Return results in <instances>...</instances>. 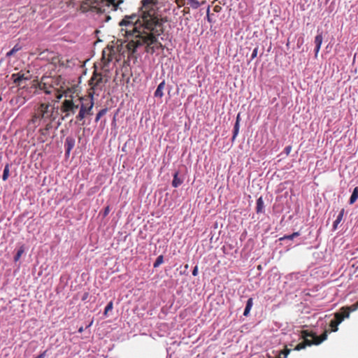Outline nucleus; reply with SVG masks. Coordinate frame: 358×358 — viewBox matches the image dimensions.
I'll list each match as a JSON object with an SVG mask.
<instances>
[{
    "label": "nucleus",
    "instance_id": "f257e3e1",
    "mask_svg": "<svg viewBox=\"0 0 358 358\" xmlns=\"http://www.w3.org/2000/svg\"><path fill=\"white\" fill-rule=\"evenodd\" d=\"M138 14L126 15L119 23L126 35L131 38L128 48L135 51L138 47L145 45V51L154 53L163 49L158 36L164 33V25L157 14V0H142Z\"/></svg>",
    "mask_w": 358,
    "mask_h": 358
},
{
    "label": "nucleus",
    "instance_id": "f03ea898",
    "mask_svg": "<svg viewBox=\"0 0 358 358\" xmlns=\"http://www.w3.org/2000/svg\"><path fill=\"white\" fill-rule=\"evenodd\" d=\"M358 308V301L350 306L343 307L339 312L334 314V319L330 322V330H325L320 336H317L314 332H309L308 330H302L301 337L303 340L297 344L294 350L299 351L306 348V346L312 345H319L327 338L329 332H336L338 331V326L345 318L349 317L350 313Z\"/></svg>",
    "mask_w": 358,
    "mask_h": 358
},
{
    "label": "nucleus",
    "instance_id": "7ed1b4c3",
    "mask_svg": "<svg viewBox=\"0 0 358 358\" xmlns=\"http://www.w3.org/2000/svg\"><path fill=\"white\" fill-rule=\"evenodd\" d=\"M94 104L93 99L87 98L86 96L76 98L73 95L66 94L65 99L61 103V119L64 120L74 115L79 109L76 120L77 122H82L81 124L84 125L85 118L92 115Z\"/></svg>",
    "mask_w": 358,
    "mask_h": 358
},
{
    "label": "nucleus",
    "instance_id": "20e7f679",
    "mask_svg": "<svg viewBox=\"0 0 358 358\" xmlns=\"http://www.w3.org/2000/svg\"><path fill=\"white\" fill-rule=\"evenodd\" d=\"M57 117L55 104L43 102L35 106L31 117L28 122V127L35 130L42 124L53 122Z\"/></svg>",
    "mask_w": 358,
    "mask_h": 358
},
{
    "label": "nucleus",
    "instance_id": "39448f33",
    "mask_svg": "<svg viewBox=\"0 0 358 358\" xmlns=\"http://www.w3.org/2000/svg\"><path fill=\"white\" fill-rule=\"evenodd\" d=\"M124 0H85L83 5L90 7L97 13H106L109 10H117Z\"/></svg>",
    "mask_w": 358,
    "mask_h": 358
},
{
    "label": "nucleus",
    "instance_id": "423d86ee",
    "mask_svg": "<svg viewBox=\"0 0 358 358\" xmlns=\"http://www.w3.org/2000/svg\"><path fill=\"white\" fill-rule=\"evenodd\" d=\"M104 76L101 73H98L96 71H94L92 76L89 80V85L90 88L88 92V95L86 96L87 98H92L94 99V94H96L97 91H101L107 83L108 80L104 79Z\"/></svg>",
    "mask_w": 358,
    "mask_h": 358
},
{
    "label": "nucleus",
    "instance_id": "0eeeda50",
    "mask_svg": "<svg viewBox=\"0 0 358 358\" xmlns=\"http://www.w3.org/2000/svg\"><path fill=\"white\" fill-rule=\"evenodd\" d=\"M59 78H52V77H45L43 76L41 78L40 82L36 84H33L31 87L38 88L41 90H43L44 92L47 94H56L57 92V89L55 85H58Z\"/></svg>",
    "mask_w": 358,
    "mask_h": 358
},
{
    "label": "nucleus",
    "instance_id": "6e6552de",
    "mask_svg": "<svg viewBox=\"0 0 358 358\" xmlns=\"http://www.w3.org/2000/svg\"><path fill=\"white\" fill-rule=\"evenodd\" d=\"M12 79L15 84L24 88L27 85L26 82L29 80V78L25 76L24 73L19 72L17 73H13L12 75Z\"/></svg>",
    "mask_w": 358,
    "mask_h": 358
},
{
    "label": "nucleus",
    "instance_id": "1a4fd4ad",
    "mask_svg": "<svg viewBox=\"0 0 358 358\" xmlns=\"http://www.w3.org/2000/svg\"><path fill=\"white\" fill-rule=\"evenodd\" d=\"M44 125L43 127L40 128L38 133L40 134V138L42 142H45L47 139V136L49 135L50 130L52 128V122L42 124Z\"/></svg>",
    "mask_w": 358,
    "mask_h": 358
},
{
    "label": "nucleus",
    "instance_id": "9d476101",
    "mask_svg": "<svg viewBox=\"0 0 358 358\" xmlns=\"http://www.w3.org/2000/svg\"><path fill=\"white\" fill-rule=\"evenodd\" d=\"M114 50L110 48L105 49L102 52V61L104 64H107L113 60Z\"/></svg>",
    "mask_w": 358,
    "mask_h": 358
},
{
    "label": "nucleus",
    "instance_id": "9b49d317",
    "mask_svg": "<svg viewBox=\"0 0 358 358\" xmlns=\"http://www.w3.org/2000/svg\"><path fill=\"white\" fill-rule=\"evenodd\" d=\"M165 81L163 80L162 83H159V85L157 86V90L155 92V97H162L164 95V90L165 87Z\"/></svg>",
    "mask_w": 358,
    "mask_h": 358
},
{
    "label": "nucleus",
    "instance_id": "f8f14e48",
    "mask_svg": "<svg viewBox=\"0 0 358 358\" xmlns=\"http://www.w3.org/2000/svg\"><path fill=\"white\" fill-rule=\"evenodd\" d=\"M322 40H323V38H322V34H317L316 36H315V55H317L318 52L320 51V47H321V45L322 43Z\"/></svg>",
    "mask_w": 358,
    "mask_h": 358
},
{
    "label": "nucleus",
    "instance_id": "ddd939ff",
    "mask_svg": "<svg viewBox=\"0 0 358 358\" xmlns=\"http://www.w3.org/2000/svg\"><path fill=\"white\" fill-rule=\"evenodd\" d=\"M50 64L54 65L55 67L64 66V62L62 61V58L59 55H54L50 59Z\"/></svg>",
    "mask_w": 358,
    "mask_h": 358
},
{
    "label": "nucleus",
    "instance_id": "4468645a",
    "mask_svg": "<svg viewBox=\"0 0 358 358\" xmlns=\"http://www.w3.org/2000/svg\"><path fill=\"white\" fill-rule=\"evenodd\" d=\"M65 148L66 154H69L74 146V140L71 138H67L65 142Z\"/></svg>",
    "mask_w": 358,
    "mask_h": 358
},
{
    "label": "nucleus",
    "instance_id": "2eb2a0df",
    "mask_svg": "<svg viewBox=\"0 0 358 358\" xmlns=\"http://www.w3.org/2000/svg\"><path fill=\"white\" fill-rule=\"evenodd\" d=\"M264 208V203L262 196L257 199V206H256V212L257 213H263Z\"/></svg>",
    "mask_w": 358,
    "mask_h": 358
},
{
    "label": "nucleus",
    "instance_id": "dca6fc26",
    "mask_svg": "<svg viewBox=\"0 0 358 358\" xmlns=\"http://www.w3.org/2000/svg\"><path fill=\"white\" fill-rule=\"evenodd\" d=\"M344 213H345V210L343 208L339 214L338 215L336 220L334 222V224H333V227H334V229H337V227L338 225L340 224V222L342 221L343 220V215H344Z\"/></svg>",
    "mask_w": 358,
    "mask_h": 358
},
{
    "label": "nucleus",
    "instance_id": "f3484780",
    "mask_svg": "<svg viewBox=\"0 0 358 358\" xmlns=\"http://www.w3.org/2000/svg\"><path fill=\"white\" fill-rule=\"evenodd\" d=\"M182 183V180L178 178V172H176L173 175V180L172 181V186L178 187Z\"/></svg>",
    "mask_w": 358,
    "mask_h": 358
},
{
    "label": "nucleus",
    "instance_id": "a211bd4d",
    "mask_svg": "<svg viewBox=\"0 0 358 358\" xmlns=\"http://www.w3.org/2000/svg\"><path fill=\"white\" fill-rule=\"evenodd\" d=\"M357 199H358V187H356L354 189L352 194H351V196L350 198V200H349L350 204H353L354 203H355V201L357 200Z\"/></svg>",
    "mask_w": 358,
    "mask_h": 358
},
{
    "label": "nucleus",
    "instance_id": "6ab92c4d",
    "mask_svg": "<svg viewBox=\"0 0 358 358\" xmlns=\"http://www.w3.org/2000/svg\"><path fill=\"white\" fill-rule=\"evenodd\" d=\"M22 49V47L19 44H16L9 52L6 53L7 57H10L13 56L15 53L18 52Z\"/></svg>",
    "mask_w": 358,
    "mask_h": 358
},
{
    "label": "nucleus",
    "instance_id": "aec40b11",
    "mask_svg": "<svg viewBox=\"0 0 358 358\" xmlns=\"http://www.w3.org/2000/svg\"><path fill=\"white\" fill-rule=\"evenodd\" d=\"M290 351L291 349H289L287 348V346H285V349L279 352L278 356L277 357L287 358Z\"/></svg>",
    "mask_w": 358,
    "mask_h": 358
},
{
    "label": "nucleus",
    "instance_id": "412c9836",
    "mask_svg": "<svg viewBox=\"0 0 358 358\" xmlns=\"http://www.w3.org/2000/svg\"><path fill=\"white\" fill-rule=\"evenodd\" d=\"M187 4L189 5L192 8L196 9L200 6V3L197 0H186Z\"/></svg>",
    "mask_w": 358,
    "mask_h": 358
},
{
    "label": "nucleus",
    "instance_id": "4be33fe9",
    "mask_svg": "<svg viewBox=\"0 0 358 358\" xmlns=\"http://www.w3.org/2000/svg\"><path fill=\"white\" fill-rule=\"evenodd\" d=\"M108 109L103 108L99 111L95 117V122H97L102 116H103L107 113Z\"/></svg>",
    "mask_w": 358,
    "mask_h": 358
},
{
    "label": "nucleus",
    "instance_id": "5701e85b",
    "mask_svg": "<svg viewBox=\"0 0 358 358\" xmlns=\"http://www.w3.org/2000/svg\"><path fill=\"white\" fill-rule=\"evenodd\" d=\"M299 236V232H294L291 235H285V236H284L283 237L280 238V241L285 240V239L292 240L294 238L297 237Z\"/></svg>",
    "mask_w": 358,
    "mask_h": 358
},
{
    "label": "nucleus",
    "instance_id": "b1692460",
    "mask_svg": "<svg viewBox=\"0 0 358 358\" xmlns=\"http://www.w3.org/2000/svg\"><path fill=\"white\" fill-rule=\"evenodd\" d=\"M164 262V257L163 255H159L157 257V258L156 259L154 264H153V266L155 268H157L158 267L159 265H161L162 263Z\"/></svg>",
    "mask_w": 358,
    "mask_h": 358
},
{
    "label": "nucleus",
    "instance_id": "393cba45",
    "mask_svg": "<svg viewBox=\"0 0 358 358\" xmlns=\"http://www.w3.org/2000/svg\"><path fill=\"white\" fill-rule=\"evenodd\" d=\"M8 176H9V166H8V164H6L4 168L3 176H2L3 180H4V181L6 180L8 178Z\"/></svg>",
    "mask_w": 358,
    "mask_h": 358
},
{
    "label": "nucleus",
    "instance_id": "a878e982",
    "mask_svg": "<svg viewBox=\"0 0 358 358\" xmlns=\"http://www.w3.org/2000/svg\"><path fill=\"white\" fill-rule=\"evenodd\" d=\"M113 301H110V302L107 304V306H106V308H105L104 313H103L104 315H105V316H107L108 313L109 311L112 310H113Z\"/></svg>",
    "mask_w": 358,
    "mask_h": 358
},
{
    "label": "nucleus",
    "instance_id": "bb28decb",
    "mask_svg": "<svg viewBox=\"0 0 358 358\" xmlns=\"http://www.w3.org/2000/svg\"><path fill=\"white\" fill-rule=\"evenodd\" d=\"M23 252H24V249H23L22 247H21L18 250L17 252L16 253V255H15V256L14 257L15 262H17L20 259V258L21 257V256H22Z\"/></svg>",
    "mask_w": 358,
    "mask_h": 358
},
{
    "label": "nucleus",
    "instance_id": "cd10ccee",
    "mask_svg": "<svg viewBox=\"0 0 358 358\" xmlns=\"http://www.w3.org/2000/svg\"><path fill=\"white\" fill-rule=\"evenodd\" d=\"M238 131H239V124L238 122H236L235 123V125H234V131H233V139H234L236 136L238 135Z\"/></svg>",
    "mask_w": 358,
    "mask_h": 358
},
{
    "label": "nucleus",
    "instance_id": "c85d7f7f",
    "mask_svg": "<svg viewBox=\"0 0 358 358\" xmlns=\"http://www.w3.org/2000/svg\"><path fill=\"white\" fill-rule=\"evenodd\" d=\"M252 305H253V299H252V298H249L247 301L245 307L248 308H250L251 310Z\"/></svg>",
    "mask_w": 358,
    "mask_h": 358
},
{
    "label": "nucleus",
    "instance_id": "c756f323",
    "mask_svg": "<svg viewBox=\"0 0 358 358\" xmlns=\"http://www.w3.org/2000/svg\"><path fill=\"white\" fill-rule=\"evenodd\" d=\"M252 305H253V299H252V298H249L247 301L245 307L248 308H250L251 310Z\"/></svg>",
    "mask_w": 358,
    "mask_h": 358
},
{
    "label": "nucleus",
    "instance_id": "7c9ffc66",
    "mask_svg": "<svg viewBox=\"0 0 358 358\" xmlns=\"http://www.w3.org/2000/svg\"><path fill=\"white\" fill-rule=\"evenodd\" d=\"M258 53V47L255 48L252 53L250 61L253 60L257 56Z\"/></svg>",
    "mask_w": 358,
    "mask_h": 358
},
{
    "label": "nucleus",
    "instance_id": "2f4dec72",
    "mask_svg": "<svg viewBox=\"0 0 358 358\" xmlns=\"http://www.w3.org/2000/svg\"><path fill=\"white\" fill-rule=\"evenodd\" d=\"M176 2L179 7L182 6L187 3L186 0H176Z\"/></svg>",
    "mask_w": 358,
    "mask_h": 358
},
{
    "label": "nucleus",
    "instance_id": "473e14b6",
    "mask_svg": "<svg viewBox=\"0 0 358 358\" xmlns=\"http://www.w3.org/2000/svg\"><path fill=\"white\" fill-rule=\"evenodd\" d=\"M110 206H107L104 208V210H103V217H106V216L108 215V213H110Z\"/></svg>",
    "mask_w": 358,
    "mask_h": 358
},
{
    "label": "nucleus",
    "instance_id": "72a5a7b5",
    "mask_svg": "<svg viewBox=\"0 0 358 358\" xmlns=\"http://www.w3.org/2000/svg\"><path fill=\"white\" fill-rule=\"evenodd\" d=\"M26 99L24 97H17L16 98V101L19 102L20 104H24L26 102Z\"/></svg>",
    "mask_w": 358,
    "mask_h": 358
},
{
    "label": "nucleus",
    "instance_id": "f704fd0d",
    "mask_svg": "<svg viewBox=\"0 0 358 358\" xmlns=\"http://www.w3.org/2000/svg\"><path fill=\"white\" fill-rule=\"evenodd\" d=\"M291 150H292V146L291 145H288V146L285 147V149H284V152L286 154V155H289L290 152H291Z\"/></svg>",
    "mask_w": 358,
    "mask_h": 358
},
{
    "label": "nucleus",
    "instance_id": "c9c22d12",
    "mask_svg": "<svg viewBox=\"0 0 358 358\" xmlns=\"http://www.w3.org/2000/svg\"><path fill=\"white\" fill-rule=\"evenodd\" d=\"M222 10V7L220 6H218V5H216L214 8H213V10L215 12V13H219Z\"/></svg>",
    "mask_w": 358,
    "mask_h": 358
},
{
    "label": "nucleus",
    "instance_id": "e433bc0d",
    "mask_svg": "<svg viewBox=\"0 0 358 358\" xmlns=\"http://www.w3.org/2000/svg\"><path fill=\"white\" fill-rule=\"evenodd\" d=\"M192 275H193L194 276H196V275H198V266H196L194 268V269H193V271H192Z\"/></svg>",
    "mask_w": 358,
    "mask_h": 358
},
{
    "label": "nucleus",
    "instance_id": "4c0bfd02",
    "mask_svg": "<svg viewBox=\"0 0 358 358\" xmlns=\"http://www.w3.org/2000/svg\"><path fill=\"white\" fill-rule=\"evenodd\" d=\"M250 312V309L245 307V310H244L243 315L248 316L249 315Z\"/></svg>",
    "mask_w": 358,
    "mask_h": 358
},
{
    "label": "nucleus",
    "instance_id": "58836bf2",
    "mask_svg": "<svg viewBox=\"0 0 358 358\" xmlns=\"http://www.w3.org/2000/svg\"><path fill=\"white\" fill-rule=\"evenodd\" d=\"M87 297H88V293L85 292L84 294V295L83 296V297H82V300L85 301V300H86L87 299Z\"/></svg>",
    "mask_w": 358,
    "mask_h": 358
},
{
    "label": "nucleus",
    "instance_id": "ea45409f",
    "mask_svg": "<svg viewBox=\"0 0 358 358\" xmlns=\"http://www.w3.org/2000/svg\"><path fill=\"white\" fill-rule=\"evenodd\" d=\"M209 11H210V8H208V10H207V18H208V20L209 22H210V17L209 16Z\"/></svg>",
    "mask_w": 358,
    "mask_h": 358
},
{
    "label": "nucleus",
    "instance_id": "a19ab883",
    "mask_svg": "<svg viewBox=\"0 0 358 358\" xmlns=\"http://www.w3.org/2000/svg\"><path fill=\"white\" fill-rule=\"evenodd\" d=\"M240 114H238L237 117H236V122H238L239 124V122H240Z\"/></svg>",
    "mask_w": 358,
    "mask_h": 358
},
{
    "label": "nucleus",
    "instance_id": "79ce46f5",
    "mask_svg": "<svg viewBox=\"0 0 358 358\" xmlns=\"http://www.w3.org/2000/svg\"><path fill=\"white\" fill-rule=\"evenodd\" d=\"M83 331H84V328H83V327H80L78 329V332H79V333H82Z\"/></svg>",
    "mask_w": 358,
    "mask_h": 358
},
{
    "label": "nucleus",
    "instance_id": "37998d69",
    "mask_svg": "<svg viewBox=\"0 0 358 358\" xmlns=\"http://www.w3.org/2000/svg\"><path fill=\"white\" fill-rule=\"evenodd\" d=\"M61 97H62V94H59V95L57 96V99H60Z\"/></svg>",
    "mask_w": 358,
    "mask_h": 358
},
{
    "label": "nucleus",
    "instance_id": "c03bdc74",
    "mask_svg": "<svg viewBox=\"0 0 358 358\" xmlns=\"http://www.w3.org/2000/svg\"><path fill=\"white\" fill-rule=\"evenodd\" d=\"M92 322H93L92 321V322H90V324L87 326V327H90V326L92 324Z\"/></svg>",
    "mask_w": 358,
    "mask_h": 358
},
{
    "label": "nucleus",
    "instance_id": "a18cd8bd",
    "mask_svg": "<svg viewBox=\"0 0 358 358\" xmlns=\"http://www.w3.org/2000/svg\"><path fill=\"white\" fill-rule=\"evenodd\" d=\"M275 358H281V357H275Z\"/></svg>",
    "mask_w": 358,
    "mask_h": 358
}]
</instances>
